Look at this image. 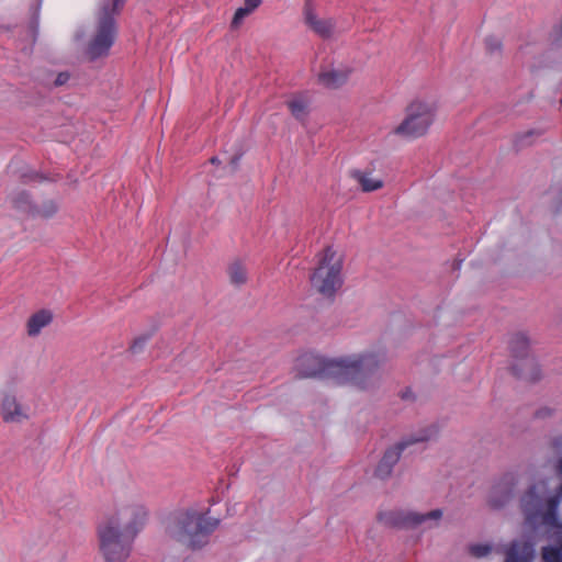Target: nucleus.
Masks as SVG:
<instances>
[{"label": "nucleus", "mask_w": 562, "mask_h": 562, "mask_svg": "<svg viewBox=\"0 0 562 562\" xmlns=\"http://www.w3.org/2000/svg\"><path fill=\"white\" fill-rule=\"evenodd\" d=\"M384 362L383 353L366 351L329 361L306 355L297 360V367L301 376H319L336 384H350L360 391L371 392L381 384Z\"/></svg>", "instance_id": "obj_1"}, {"label": "nucleus", "mask_w": 562, "mask_h": 562, "mask_svg": "<svg viewBox=\"0 0 562 562\" xmlns=\"http://www.w3.org/2000/svg\"><path fill=\"white\" fill-rule=\"evenodd\" d=\"M147 510L140 504L120 507L98 527L99 550L105 562H125L144 527Z\"/></svg>", "instance_id": "obj_2"}, {"label": "nucleus", "mask_w": 562, "mask_h": 562, "mask_svg": "<svg viewBox=\"0 0 562 562\" xmlns=\"http://www.w3.org/2000/svg\"><path fill=\"white\" fill-rule=\"evenodd\" d=\"M220 520L207 513L187 509L178 513L167 527L170 539L181 546L199 550L205 547L211 535L217 529Z\"/></svg>", "instance_id": "obj_3"}, {"label": "nucleus", "mask_w": 562, "mask_h": 562, "mask_svg": "<svg viewBox=\"0 0 562 562\" xmlns=\"http://www.w3.org/2000/svg\"><path fill=\"white\" fill-rule=\"evenodd\" d=\"M345 254L341 248H322L315 255L310 276L311 289L325 300H333L344 284Z\"/></svg>", "instance_id": "obj_4"}, {"label": "nucleus", "mask_w": 562, "mask_h": 562, "mask_svg": "<svg viewBox=\"0 0 562 562\" xmlns=\"http://www.w3.org/2000/svg\"><path fill=\"white\" fill-rule=\"evenodd\" d=\"M436 116L432 102L414 100L405 109L403 121L392 130V134L404 139H416L427 134Z\"/></svg>", "instance_id": "obj_5"}, {"label": "nucleus", "mask_w": 562, "mask_h": 562, "mask_svg": "<svg viewBox=\"0 0 562 562\" xmlns=\"http://www.w3.org/2000/svg\"><path fill=\"white\" fill-rule=\"evenodd\" d=\"M126 0H104L100 7L97 34L88 46L91 59L105 56L115 38L114 15L119 14Z\"/></svg>", "instance_id": "obj_6"}, {"label": "nucleus", "mask_w": 562, "mask_h": 562, "mask_svg": "<svg viewBox=\"0 0 562 562\" xmlns=\"http://www.w3.org/2000/svg\"><path fill=\"white\" fill-rule=\"evenodd\" d=\"M510 350L515 358L513 363L515 374L529 381H538L541 378V370L535 357L529 353L527 336L515 335L510 340Z\"/></svg>", "instance_id": "obj_7"}, {"label": "nucleus", "mask_w": 562, "mask_h": 562, "mask_svg": "<svg viewBox=\"0 0 562 562\" xmlns=\"http://www.w3.org/2000/svg\"><path fill=\"white\" fill-rule=\"evenodd\" d=\"M435 435V431L431 429H425L419 431L418 434L411 435L394 446L390 447L383 454L380 460L376 469L375 476L379 479H386L391 475L394 465L398 462L402 452L409 446L418 442H424L431 439Z\"/></svg>", "instance_id": "obj_8"}, {"label": "nucleus", "mask_w": 562, "mask_h": 562, "mask_svg": "<svg viewBox=\"0 0 562 562\" xmlns=\"http://www.w3.org/2000/svg\"><path fill=\"white\" fill-rule=\"evenodd\" d=\"M31 408L14 394L5 393L0 403V416L7 424H23L31 418Z\"/></svg>", "instance_id": "obj_9"}, {"label": "nucleus", "mask_w": 562, "mask_h": 562, "mask_svg": "<svg viewBox=\"0 0 562 562\" xmlns=\"http://www.w3.org/2000/svg\"><path fill=\"white\" fill-rule=\"evenodd\" d=\"M518 486V479L513 474H507L496 483L487 497V505L492 509H501L505 507L514 497Z\"/></svg>", "instance_id": "obj_10"}, {"label": "nucleus", "mask_w": 562, "mask_h": 562, "mask_svg": "<svg viewBox=\"0 0 562 562\" xmlns=\"http://www.w3.org/2000/svg\"><path fill=\"white\" fill-rule=\"evenodd\" d=\"M376 520L389 528L408 529L413 528V510L390 509L381 510L376 515Z\"/></svg>", "instance_id": "obj_11"}, {"label": "nucleus", "mask_w": 562, "mask_h": 562, "mask_svg": "<svg viewBox=\"0 0 562 562\" xmlns=\"http://www.w3.org/2000/svg\"><path fill=\"white\" fill-rule=\"evenodd\" d=\"M351 74L352 68L349 66L331 67L318 74V82L325 88L337 89L348 81Z\"/></svg>", "instance_id": "obj_12"}, {"label": "nucleus", "mask_w": 562, "mask_h": 562, "mask_svg": "<svg viewBox=\"0 0 562 562\" xmlns=\"http://www.w3.org/2000/svg\"><path fill=\"white\" fill-rule=\"evenodd\" d=\"M305 22L308 27L323 38H329L334 34L335 22L331 19H321L306 5Z\"/></svg>", "instance_id": "obj_13"}, {"label": "nucleus", "mask_w": 562, "mask_h": 562, "mask_svg": "<svg viewBox=\"0 0 562 562\" xmlns=\"http://www.w3.org/2000/svg\"><path fill=\"white\" fill-rule=\"evenodd\" d=\"M53 312L45 308L33 313L26 322L27 335L30 337H37L53 322Z\"/></svg>", "instance_id": "obj_14"}, {"label": "nucleus", "mask_w": 562, "mask_h": 562, "mask_svg": "<svg viewBox=\"0 0 562 562\" xmlns=\"http://www.w3.org/2000/svg\"><path fill=\"white\" fill-rule=\"evenodd\" d=\"M350 175L363 192L378 191L384 187V180L372 171L352 170Z\"/></svg>", "instance_id": "obj_15"}, {"label": "nucleus", "mask_w": 562, "mask_h": 562, "mask_svg": "<svg viewBox=\"0 0 562 562\" xmlns=\"http://www.w3.org/2000/svg\"><path fill=\"white\" fill-rule=\"evenodd\" d=\"M443 517V510L440 508L432 509L427 513L413 510V528L423 526L424 529H434L439 527Z\"/></svg>", "instance_id": "obj_16"}, {"label": "nucleus", "mask_w": 562, "mask_h": 562, "mask_svg": "<svg viewBox=\"0 0 562 562\" xmlns=\"http://www.w3.org/2000/svg\"><path fill=\"white\" fill-rule=\"evenodd\" d=\"M11 203L13 207L18 211V213H20L21 215L27 217L32 216L34 204L32 203L30 196L26 193L20 192L14 194L11 198Z\"/></svg>", "instance_id": "obj_17"}, {"label": "nucleus", "mask_w": 562, "mask_h": 562, "mask_svg": "<svg viewBox=\"0 0 562 562\" xmlns=\"http://www.w3.org/2000/svg\"><path fill=\"white\" fill-rule=\"evenodd\" d=\"M58 211V205L54 200H44L40 204L34 205L32 213L33 218H49Z\"/></svg>", "instance_id": "obj_18"}, {"label": "nucleus", "mask_w": 562, "mask_h": 562, "mask_svg": "<svg viewBox=\"0 0 562 562\" xmlns=\"http://www.w3.org/2000/svg\"><path fill=\"white\" fill-rule=\"evenodd\" d=\"M261 3V0H245L243 7L238 8L233 16L232 26L238 27L244 19L254 12Z\"/></svg>", "instance_id": "obj_19"}, {"label": "nucleus", "mask_w": 562, "mask_h": 562, "mask_svg": "<svg viewBox=\"0 0 562 562\" xmlns=\"http://www.w3.org/2000/svg\"><path fill=\"white\" fill-rule=\"evenodd\" d=\"M228 276L233 284L241 285L247 280V270L240 261H234L228 267Z\"/></svg>", "instance_id": "obj_20"}, {"label": "nucleus", "mask_w": 562, "mask_h": 562, "mask_svg": "<svg viewBox=\"0 0 562 562\" xmlns=\"http://www.w3.org/2000/svg\"><path fill=\"white\" fill-rule=\"evenodd\" d=\"M288 106L290 109L291 114L300 121L306 119L308 114L307 103L303 99H293L288 102Z\"/></svg>", "instance_id": "obj_21"}, {"label": "nucleus", "mask_w": 562, "mask_h": 562, "mask_svg": "<svg viewBox=\"0 0 562 562\" xmlns=\"http://www.w3.org/2000/svg\"><path fill=\"white\" fill-rule=\"evenodd\" d=\"M469 553L477 559L487 557L493 551V546L490 543H471L468 547Z\"/></svg>", "instance_id": "obj_22"}, {"label": "nucleus", "mask_w": 562, "mask_h": 562, "mask_svg": "<svg viewBox=\"0 0 562 562\" xmlns=\"http://www.w3.org/2000/svg\"><path fill=\"white\" fill-rule=\"evenodd\" d=\"M146 340H147L146 337H139V338L134 340V342H133L131 348L134 351H137L138 349H140L145 345Z\"/></svg>", "instance_id": "obj_23"}, {"label": "nucleus", "mask_w": 562, "mask_h": 562, "mask_svg": "<svg viewBox=\"0 0 562 562\" xmlns=\"http://www.w3.org/2000/svg\"><path fill=\"white\" fill-rule=\"evenodd\" d=\"M69 79V75L68 74H59L55 80V86H63L64 83H66Z\"/></svg>", "instance_id": "obj_24"}, {"label": "nucleus", "mask_w": 562, "mask_h": 562, "mask_svg": "<svg viewBox=\"0 0 562 562\" xmlns=\"http://www.w3.org/2000/svg\"><path fill=\"white\" fill-rule=\"evenodd\" d=\"M487 47H488L490 52H495L501 48V43L496 40H488Z\"/></svg>", "instance_id": "obj_25"}, {"label": "nucleus", "mask_w": 562, "mask_h": 562, "mask_svg": "<svg viewBox=\"0 0 562 562\" xmlns=\"http://www.w3.org/2000/svg\"><path fill=\"white\" fill-rule=\"evenodd\" d=\"M237 162H238V157H234V158H232V164H234V165L236 166V165H237Z\"/></svg>", "instance_id": "obj_26"}, {"label": "nucleus", "mask_w": 562, "mask_h": 562, "mask_svg": "<svg viewBox=\"0 0 562 562\" xmlns=\"http://www.w3.org/2000/svg\"><path fill=\"white\" fill-rule=\"evenodd\" d=\"M211 162H212V164H217V162H218V159H217L216 157H213V158H211Z\"/></svg>", "instance_id": "obj_27"}]
</instances>
